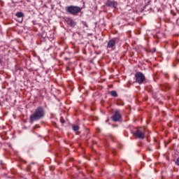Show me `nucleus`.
Segmentation results:
<instances>
[{
    "mask_svg": "<svg viewBox=\"0 0 179 179\" xmlns=\"http://www.w3.org/2000/svg\"><path fill=\"white\" fill-rule=\"evenodd\" d=\"M178 94H179V92H178Z\"/></svg>",
    "mask_w": 179,
    "mask_h": 179,
    "instance_id": "nucleus-17",
    "label": "nucleus"
},
{
    "mask_svg": "<svg viewBox=\"0 0 179 179\" xmlns=\"http://www.w3.org/2000/svg\"><path fill=\"white\" fill-rule=\"evenodd\" d=\"M112 120L113 121H114V122H117V121H120V120H121V114L118 110H115L114 112V114L112 116Z\"/></svg>",
    "mask_w": 179,
    "mask_h": 179,
    "instance_id": "nucleus-5",
    "label": "nucleus"
},
{
    "mask_svg": "<svg viewBox=\"0 0 179 179\" xmlns=\"http://www.w3.org/2000/svg\"><path fill=\"white\" fill-rule=\"evenodd\" d=\"M45 115V110H44V108L43 106H38L29 117L30 124H33L34 121H38V120L44 118Z\"/></svg>",
    "mask_w": 179,
    "mask_h": 179,
    "instance_id": "nucleus-1",
    "label": "nucleus"
},
{
    "mask_svg": "<svg viewBox=\"0 0 179 179\" xmlns=\"http://www.w3.org/2000/svg\"><path fill=\"white\" fill-rule=\"evenodd\" d=\"M134 78L136 83H138V85H142L146 82V77L145 76V74L141 71H138L135 73Z\"/></svg>",
    "mask_w": 179,
    "mask_h": 179,
    "instance_id": "nucleus-3",
    "label": "nucleus"
},
{
    "mask_svg": "<svg viewBox=\"0 0 179 179\" xmlns=\"http://www.w3.org/2000/svg\"><path fill=\"white\" fill-rule=\"evenodd\" d=\"M1 164H2V161L1 162Z\"/></svg>",
    "mask_w": 179,
    "mask_h": 179,
    "instance_id": "nucleus-16",
    "label": "nucleus"
},
{
    "mask_svg": "<svg viewBox=\"0 0 179 179\" xmlns=\"http://www.w3.org/2000/svg\"><path fill=\"white\" fill-rule=\"evenodd\" d=\"M110 94L113 97H117L118 96V94H117L116 91H111Z\"/></svg>",
    "mask_w": 179,
    "mask_h": 179,
    "instance_id": "nucleus-10",
    "label": "nucleus"
},
{
    "mask_svg": "<svg viewBox=\"0 0 179 179\" xmlns=\"http://www.w3.org/2000/svg\"><path fill=\"white\" fill-rule=\"evenodd\" d=\"M61 124H65V120L64 118L60 119Z\"/></svg>",
    "mask_w": 179,
    "mask_h": 179,
    "instance_id": "nucleus-13",
    "label": "nucleus"
},
{
    "mask_svg": "<svg viewBox=\"0 0 179 179\" xmlns=\"http://www.w3.org/2000/svg\"><path fill=\"white\" fill-rule=\"evenodd\" d=\"M15 16L18 18L22 17L21 22H23V17H24V14L22 12H17L15 14Z\"/></svg>",
    "mask_w": 179,
    "mask_h": 179,
    "instance_id": "nucleus-8",
    "label": "nucleus"
},
{
    "mask_svg": "<svg viewBox=\"0 0 179 179\" xmlns=\"http://www.w3.org/2000/svg\"><path fill=\"white\" fill-rule=\"evenodd\" d=\"M164 89H170V85L169 84H165L162 85Z\"/></svg>",
    "mask_w": 179,
    "mask_h": 179,
    "instance_id": "nucleus-12",
    "label": "nucleus"
},
{
    "mask_svg": "<svg viewBox=\"0 0 179 179\" xmlns=\"http://www.w3.org/2000/svg\"><path fill=\"white\" fill-rule=\"evenodd\" d=\"M0 62H1V59H0Z\"/></svg>",
    "mask_w": 179,
    "mask_h": 179,
    "instance_id": "nucleus-18",
    "label": "nucleus"
},
{
    "mask_svg": "<svg viewBox=\"0 0 179 179\" xmlns=\"http://www.w3.org/2000/svg\"><path fill=\"white\" fill-rule=\"evenodd\" d=\"M66 11L70 15L78 16V14L82 12V8L78 6H69L66 7Z\"/></svg>",
    "mask_w": 179,
    "mask_h": 179,
    "instance_id": "nucleus-2",
    "label": "nucleus"
},
{
    "mask_svg": "<svg viewBox=\"0 0 179 179\" xmlns=\"http://www.w3.org/2000/svg\"><path fill=\"white\" fill-rule=\"evenodd\" d=\"M115 46V38L110 40L108 42V48H113V47Z\"/></svg>",
    "mask_w": 179,
    "mask_h": 179,
    "instance_id": "nucleus-6",
    "label": "nucleus"
},
{
    "mask_svg": "<svg viewBox=\"0 0 179 179\" xmlns=\"http://www.w3.org/2000/svg\"><path fill=\"white\" fill-rule=\"evenodd\" d=\"M86 27H87V24H85Z\"/></svg>",
    "mask_w": 179,
    "mask_h": 179,
    "instance_id": "nucleus-15",
    "label": "nucleus"
},
{
    "mask_svg": "<svg viewBox=\"0 0 179 179\" xmlns=\"http://www.w3.org/2000/svg\"><path fill=\"white\" fill-rule=\"evenodd\" d=\"M106 5L110 8H115V1H108Z\"/></svg>",
    "mask_w": 179,
    "mask_h": 179,
    "instance_id": "nucleus-9",
    "label": "nucleus"
},
{
    "mask_svg": "<svg viewBox=\"0 0 179 179\" xmlns=\"http://www.w3.org/2000/svg\"><path fill=\"white\" fill-rule=\"evenodd\" d=\"M80 127L78 125H73V131H74V132H76L77 131H79Z\"/></svg>",
    "mask_w": 179,
    "mask_h": 179,
    "instance_id": "nucleus-11",
    "label": "nucleus"
},
{
    "mask_svg": "<svg viewBox=\"0 0 179 179\" xmlns=\"http://www.w3.org/2000/svg\"><path fill=\"white\" fill-rule=\"evenodd\" d=\"M176 164H177V166H179V157L176 159Z\"/></svg>",
    "mask_w": 179,
    "mask_h": 179,
    "instance_id": "nucleus-14",
    "label": "nucleus"
},
{
    "mask_svg": "<svg viewBox=\"0 0 179 179\" xmlns=\"http://www.w3.org/2000/svg\"><path fill=\"white\" fill-rule=\"evenodd\" d=\"M67 24H69L71 27H75V26H76V22H75L73 20L69 19L67 20Z\"/></svg>",
    "mask_w": 179,
    "mask_h": 179,
    "instance_id": "nucleus-7",
    "label": "nucleus"
},
{
    "mask_svg": "<svg viewBox=\"0 0 179 179\" xmlns=\"http://www.w3.org/2000/svg\"><path fill=\"white\" fill-rule=\"evenodd\" d=\"M145 134H146V131L145 129L141 128L138 129L134 135L136 136V138H138V139H145Z\"/></svg>",
    "mask_w": 179,
    "mask_h": 179,
    "instance_id": "nucleus-4",
    "label": "nucleus"
}]
</instances>
